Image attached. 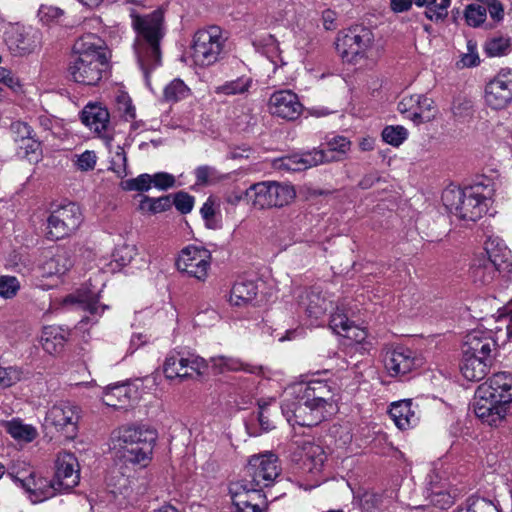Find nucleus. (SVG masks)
Returning a JSON list of instances; mask_svg holds the SVG:
<instances>
[{
	"label": "nucleus",
	"instance_id": "33",
	"mask_svg": "<svg viewBox=\"0 0 512 512\" xmlns=\"http://www.w3.org/2000/svg\"><path fill=\"white\" fill-rule=\"evenodd\" d=\"M133 394H135V391L130 385H113L105 390L103 395V402L109 407L125 409L130 405Z\"/></svg>",
	"mask_w": 512,
	"mask_h": 512
},
{
	"label": "nucleus",
	"instance_id": "45",
	"mask_svg": "<svg viewBox=\"0 0 512 512\" xmlns=\"http://www.w3.org/2000/svg\"><path fill=\"white\" fill-rule=\"evenodd\" d=\"M98 157L93 150H85L80 154H74L71 162L74 168L80 172H89L94 170Z\"/></svg>",
	"mask_w": 512,
	"mask_h": 512
},
{
	"label": "nucleus",
	"instance_id": "4",
	"mask_svg": "<svg viewBox=\"0 0 512 512\" xmlns=\"http://www.w3.org/2000/svg\"><path fill=\"white\" fill-rule=\"evenodd\" d=\"M133 26L137 31L135 53L138 64L148 83L151 70L160 65V40L164 35L163 13L155 10L146 16H133Z\"/></svg>",
	"mask_w": 512,
	"mask_h": 512
},
{
	"label": "nucleus",
	"instance_id": "19",
	"mask_svg": "<svg viewBox=\"0 0 512 512\" xmlns=\"http://www.w3.org/2000/svg\"><path fill=\"white\" fill-rule=\"evenodd\" d=\"M80 480V468L77 458L68 452L60 453L56 460L54 479L55 493L68 491L78 485Z\"/></svg>",
	"mask_w": 512,
	"mask_h": 512
},
{
	"label": "nucleus",
	"instance_id": "54",
	"mask_svg": "<svg viewBox=\"0 0 512 512\" xmlns=\"http://www.w3.org/2000/svg\"><path fill=\"white\" fill-rule=\"evenodd\" d=\"M116 105L118 111L126 121L134 120L136 117L135 107L126 92L119 91L116 96Z\"/></svg>",
	"mask_w": 512,
	"mask_h": 512
},
{
	"label": "nucleus",
	"instance_id": "13",
	"mask_svg": "<svg viewBox=\"0 0 512 512\" xmlns=\"http://www.w3.org/2000/svg\"><path fill=\"white\" fill-rule=\"evenodd\" d=\"M298 305L312 325H321L325 322L327 311L332 309L333 300L319 287H312L299 295Z\"/></svg>",
	"mask_w": 512,
	"mask_h": 512
},
{
	"label": "nucleus",
	"instance_id": "32",
	"mask_svg": "<svg viewBox=\"0 0 512 512\" xmlns=\"http://www.w3.org/2000/svg\"><path fill=\"white\" fill-rule=\"evenodd\" d=\"M429 485V498L434 506L440 509H446L453 504L455 494H452V492L448 490V483L442 481L437 473L433 472L429 475Z\"/></svg>",
	"mask_w": 512,
	"mask_h": 512
},
{
	"label": "nucleus",
	"instance_id": "18",
	"mask_svg": "<svg viewBox=\"0 0 512 512\" xmlns=\"http://www.w3.org/2000/svg\"><path fill=\"white\" fill-rule=\"evenodd\" d=\"M80 409L69 402H60L53 405L46 413L45 423L62 431L67 437L73 438L78 429Z\"/></svg>",
	"mask_w": 512,
	"mask_h": 512
},
{
	"label": "nucleus",
	"instance_id": "63",
	"mask_svg": "<svg viewBox=\"0 0 512 512\" xmlns=\"http://www.w3.org/2000/svg\"><path fill=\"white\" fill-rule=\"evenodd\" d=\"M175 178L173 175L166 172H159L152 175V185L159 190H167L173 187Z\"/></svg>",
	"mask_w": 512,
	"mask_h": 512
},
{
	"label": "nucleus",
	"instance_id": "27",
	"mask_svg": "<svg viewBox=\"0 0 512 512\" xmlns=\"http://www.w3.org/2000/svg\"><path fill=\"white\" fill-rule=\"evenodd\" d=\"M389 414L400 430L410 429L419 421L418 411L410 399L393 402L390 405Z\"/></svg>",
	"mask_w": 512,
	"mask_h": 512
},
{
	"label": "nucleus",
	"instance_id": "28",
	"mask_svg": "<svg viewBox=\"0 0 512 512\" xmlns=\"http://www.w3.org/2000/svg\"><path fill=\"white\" fill-rule=\"evenodd\" d=\"M70 333L61 326L48 325L41 330L39 342L45 352L54 355L60 353L68 341Z\"/></svg>",
	"mask_w": 512,
	"mask_h": 512
},
{
	"label": "nucleus",
	"instance_id": "6",
	"mask_svg": "<svg viewBox=\"0 0 512 512\" xmlns=\"http://www.w3.org/2000/svg\"><path fill=\"white\" fill-rule=\"evenodd\" d=\"M328 149L305 152L302 154H293L283 157L275 162V166L286 171H303L319 164L338 161L340 157L334 156L332 153L345 154L350 149V141L342 136H336L327 143Z\"/></svg>",
	"mask_w": 512,
	"mask_h": 512
},
{
	"label": "nucleus",
	"instance_id": "43",
	"mask_svg": "<svg viewBox=\"0 0 512 512\" xmlns=\"http://www.w3.org/2000/svg\"><path fill=\"white\" fill-rule=\"evenodd\" d=\"M64 15V11L51 4H41L37 11L38 20L47 26L58 24Z\"/></svg>",
	"mask_w": 512,
	"mask_h": 512
},
{
	"label": "nucleus",
	"instance_id": "23",
	"mask_svg": "<svg viewBox=\"0 0 512 512\" xmlns=\"http://www.w3.org/2000/svg\"><path fill=\"white\" fill-rule=\"evenodd\" d=\"M71 57L97 58V60L109 61V51L102 38L93 33H87L79 37L73 45Z\"/></svg>",
	"mask_w": 512,
	"mask_h": 512
},
{
	"label": "nucleus",
	"instance_id": "47",
	"mask_svg": "<svg viewBox=\"0 0 512 512\" xmlns=\"http://www.w3.org/2000/svg\"><path fill=\"white\" fill-rule=\"evenodd\" d=\"M189 88L180 79H174L164 89V97L167 101H179L188 97Z\"/></svg>",
	"mask_w": 512,
	"mask_h": 512
},
{
	"label": "nucleus",
	"instance_id": "5",
	"mask_svg": "<svg viewBox=\"0 0 512 512\" xmlns=\"http://www.w3.org/2000/svg\"><path fill=\"white\" fill-rule=\"evenodd\" d=\"M156 432L144 426L124 425L111 434V447L126 461L146 465L151 459Z\"/></svg>",
	"mask_w": 512,
	"mask_h": 512
},
{
	"label": "nucleus",
	"instance_id": "44",
	"mask_svg": "<svg viewBox=\"0 0 512 512\" xmlns=\"http://www.w3.org/2000/svg\"><path fill=\"white\" fill-rule=\"evenodd\" d=\"M455 512H499L491 501L479 497H471L466 503L456 509Z\"/></svg>",
	"mask_w": 512,
	"mask_h": 512
},
{
	"label": "nucleus",
	"instance_id": "16",
	"mask_svg": "<svg viewBox=\"0 0 512 512\" xmlns=\"http://www.w3.org/2000/svg\"><path fill=\"white\" fill-rule=\"evenodd\" d=\"M398 111L416 125L432 121L438 112L434 101L423 94L404 96L398 103Z\"/></svg>",
	"mask_w": 512,
	"mask_h": 512
},
{
	"label": "nucleus",
	"instance_id": "36",
	"mask_svg": "<svg viewBox=\"0 0 512 512\" xmlns=\"http://www.w3.org/2000/svg\"><path fill=\"white\" fill-rule=\"evenodd\" d=\"M163 372L167 379H184L190 376L184 361V355L180 352H170L164 361Z\"/></svg>",
	"mask_w": 512,
	"mask_h": 512
},
{
	"label": "nucleus",
	"instance_id": "25",
	"mask_svg": "<svg viewBox=\"0 0 512 512\" xmlns=\"http://www.w3.org/2000/svg\"><path fill=\"white\" fill-rule=\"evenodd\" d=\"M5 40L9 50L19 56L32 53L40 46V35L34 29L12 30Z\"/></svg>",
	"mask_w": 512,
	"mask_h": 512
},
{
	"label": "nucleus",
	"instance_id": "42",
	"mask_svg": "<svg viewBox=\"0 0 512 512\" xmlns=\"http://www.w3.org/2000/svg\"><path fill=\"white\" fill-rule=\"evenodd\" d=\"M171 202L168 197L150 198L143 196L138 209L142 214H157L168 210Z\"/></svg>",
	"mask_w": 512,
	"mask_h": 512
},
{
	"label": "nucleus",
	"instance_id": "46",
	"mask_svg": "<svg viewBox=\"0 0 512 512\" xmlns=\"http://www.w3.org/2000/svg\"><path fill=\"white\" fill-rule=\"evenodd\" d=\"M110 170L121 179L128 175L127 156L123 147L120 145H117L113 151L110 161Z\"/></svg>",
	"mask_w": 512,
	"mask_h": 512
},
{
	"label": "nucleus",
	"instance_id": "53",
	"mask_svg": "<svg viewBox=\"0 0 512 512\" xmlns=\"http://www.w3.org/2000/svg\"><path fill=\"white\" fill-rule=\"evenodd\" d=\"M20 290V282L15 276H0V297L12 299Z\"/></svg>",
	"mask_w": 512,
	"mask_h": 512
},
{
	"label": "nucleus",
	"instance_id": "59",
	"mask_svg": "<svg viewBox=\"0 0 512 512\" xmlns=\"http://www.w3.org/2000/svg\"><path fill=\"white\" fill-rule=\"evenodd\" d=\"M11 131L14 135V139L19 144L32 137L31 127L22 121H16L11 124Z\"/></svg>",
	"mask_w": 512,
	"mask_h": 512
},
{
	"label": "nucleus",
	"instance_id": "14",
	"mask_svg": "<svg viewBox=\"0 0 512 512\" xmlns=\"http://www.w3.org/2000/svg\"><path fill=\"white\" fill-rule=\"evenodd\" d=\"M381 357L384 368L391 377H403L417 366L414 352L403 346H385Z\"/></svg>",
	"mask_w": 512,
	"mask_h": 512
},
{
	"label": "nucleus",
	"instance_id": "3",
	"mask_svg": "<svg viewBox=\"0 0 512 512\" xmlns=\"http://www.w3.org/2000/svg\"><path fill=\"white\" fill-rule=\"evenodd\" d=\"M494 192L495 184L485 178L463 189L446 188L442 193V201L449 212L459 219L476 221L487 211Z\"/></svg>",
	"mask_w": 512,
	"mask_h": 512
},
{
	"label": "nucleus",
	"instance_id": "62",
	"mask_svg": "<svg viewBox=\"0 0 512 512\" xmlns=\"http://www.w3.org/2000/svg\"><path fill=\"white\" fill-rule=\"evenodd\" d=\"M112 493H114L115 495H122L129 501V503H133L137 500L136 496L133 495L131 481L126 477H121L119 479V485H115V488L112 490Z\"/></svg>",
	"mask_w": 512,
	"mask_h": 512
},
{
	"label": "nucleus",
	"instance_id": "49",
	"mask_svg": "<svg viewBox=\"0 0 512 512\" xmlns=\"http://www.w3.org/2000/svg\"><path fill=\"white\" fill-rule=\"evenodd\" d=\"M120 186L125 191H148L152 186V175L141 174L136 178L122 181Z\"/></svg>",
	"mask_w": 512,
	"mask_h": 512
},
{
	"label": "nucleus",
	"instance_id": "10",
	"mask_svg": "<svg viewBox=\"0 0 512 512\" xmlns=\"http://www.w3.org/2000/svg\"><path fill=\"white\" fill-rule=\"evenodd\" d=\"M83 221L80 207L75 203L62 205L51 212L47 219V237L59 240L75 233Z\"/></svg>",
	"mask_w": 512,
	"mask_h": 512
},
{
	"label": "nucleus",
	"instance_id": "20",
	"mask_svg": "<svg viewBox=\"0 0 512 512\" xmlns=\"http://www.w3.org/2000/svg\"><path fill=\"white\" fill-rule=\"evenodd\" d=\"M485 103L494 110L506 108L512 102V74L500 72L485 87Z\"/></svg>",
	"mask_w": 512,
	"mask_h": 512
},
{
	"label": "nucleus",
	"instance_id": "57",
	"mask_svg": "<svg viewBox=\"0 0 512 512\" xmlns=\"http://www.w3.org/2000/svg\"><path fill=\"white\" fill-rule=\"evenodd\" d=\"M18 148V154L29 161H36L40 155V142L33 137L21 142Z\"/></svg>",
	"mask_w": 512,
	"mask_h": 512
},
{
	"label": "nucleus",
	"instance_id": "29",
	"mask_svg": "<svg viewBox=\"0 0 512 512\" xmlns=\"http://www.w3.org/2000/svg\"><path fill=\"white\" fill-rule=\"evenodd\" d=\"M504 271L486 258L484 254L476 256L470 267V277L475 284L488 285L493 282L497 273Z\"/></svg>",
	"mask_w": 512,
	"mask_h": 512
},
{
	"label": "nucleus",
	"instance_id": "8",
	"mask_svg": "<svg viewBox=\"0 0 512 512\" xmlns=\"http://www.w3.org/2000/svg\"><path fill=\"white\" fill-rule=\"evenodd\" d=\"M374 34L371 29L355 26L338 34L336 49L342 59L352 64H360L372 56Z\"/></svg>",
	"mask_w": 512,
	"mask_h": 512
},
{
	"label": "nucleus",
	"instance_id": "52",
	"mask_svg": "<svg viewBox=\"0 0 512 512\" xmlns=\"http://www.w3.org/2000/svg\"><path fill=\"white\" fill-rule=\"evenodd\" d=\"M352 324L340 306H336V310L331 312L329 325L336 334L342 335Z\"/></svg>",
	"mask_w": 512,
	"mask_h": 512
},
{
	"label": "nucleus",
	"instance_id": "9",
	"mask_svg": "<svg viewBox=\"0 0 512 512\" xmlns=\"http://www.w3.org/2000/svg\"><path fill=\"white\" fill-rule=\"evenodd\" d=\"M224 40L218 26L198 30L193 37L191 57L198 66H210L219 60Z\"/></svg>",
	"mask_w": 512,
	"mask_h": 512
},
{
	"label": "nucleus",
	"instance_id": "55",
	"mask_svg": "<svg viewBox=\"0 0 512 512\" xmlns=\"http://www.w3.org/2000/svg\"><path fill=\"white\" fill-rule=\"evenodd\" d=\"M487 16V8L479 4H471L467 6L465 11V19L468 25L477 27L484 23Z\"/></svg>",
	"mask_w": 512,
	"mask_h": 512
},
{
	"label": "nucleus",
	"instance_id": "12",
	"mask_svg": "<svg viewBox=\"0 0 512 512\" xmlns=\"http://www.w3.org/2000/svg\"><path fill=\"white\" fill-rule=\"evenodd\" d=\"M246 469L254 484L250 488L259 490L271 486L281 473L278 457L272 452L252 455Z\"/></svg>",
	"mask_w": 512,
	"mask_h": 512
},
{
	"label": "nucleus",
	"instance_id": "48",
	"mask_svg": "<svg viewBox=\"0 0 512 512\" xmlns=\"http://www.w3.org/2000/svg\"><path fill=\"white\" fill-rule=\"evenodd\" d=\"M219 208V204L213 197H209L201 207L200 213L209 228L215 229L219 227L218 220L216 219Z\"/></svg>",
	"mask_w": 512,
	"mask_h": 512
},
{
	"label": "nucleus",
	"instance_id": "21",
	"mask_svg": "<svg viewBox=\"0 0 512 512\" xmlns=\"http://www.w3.org/2000/svg\"><path fill=\"white\" fill-rule=\"evenodd\" d=\"M268 109L272 115L291 121L301 115L303 105L291 90H279L270 96Z\"/></svg>",
	"mask_w": 512,
	"mask_h": 512
},
{
	"label": "nucleus",
	"instance_id": "37",
	"mask_svg": "<svg viewBox=\"0 0 512 512\" xmlns=\"http://www.w3.org/2000/svg\"><path fill=\"white\" fill-rule=\"evenodd\" d=\"M253 84V79L249 76H241L235 80L226 81L214 88V93L224 96L242 95L249 91Z\"/></svg>",
	"mask_w": 512,
	"mask_h": 512
},
{
	"label": "nucleus",
	"instance_id": "58",
	"mask_svg": "<svg viewBox=\"0 0 512 512\" xmlns=\"http://www.w3.org/2000/svg\"><path fill=\"white\" fill-rule=\"evenodd\" d=\"M480 58L477 52L476 45L472 41L467 42V52L461 55L460 60L457 62L459 68H469L479 64Z\"/></svg>",
	"mask_w": 512,
	"mask_h": 512
},
{
	"label": "nucleus",
	"instance_id": "30",
	"mask_svg": "<svg viewBox=\"0 0 512 512\" xmlns=\"http://www.w3.org/2000/svg\"><path fill=\"white\" fill-rule=\"evenodd\" d=\"M493 357L462 355L460 370L469 381H480L488 373Z\"/></svg>",
	"mask_w": 512,
	"mask_h": 512
},
{
	"label": "nucleus",
	"instance_id": "56",
	"mask_svg": "<svg viewBox=\"0 0 512 512\" xmlns=\"http://www.w3.org/2000/svg\"><path fill=\"white\" fill-rule=\"evenodd\" d=\"M137 254V248L132 244H122L113 252V259L119 266L128 265Z\"/></svg>",
	"mask_w": 512,
	"mask_h": 512
},
{
	"label": "nucleus",
	"instance_id": "31",
	"mask_svg": "<svg viewBox=\"0 0 512 512\" xmlns=\"http://www.w3.org/2000/svg\"><path fill=\"white\" fill-rule=\"evenodd\" d=\"M298 446L300 448L298 460L303 462V466L311 473L320 472L325 461L322 447L309 441H302Z\"/></svg>",
	"mask_w": 512,
	"mask_h": 512
},
{
	"label": "nucleus",
	"instance_id": "39",
	"mask_svg": "<svg viewBox=\"0 0 512 512\" xmlns=\"http://www.w3.org/2000/svg\"><path fill=\"white\" fill-rule=\"evenodd\" d=\"M437 0H413L417 7H425V16L431 21H439L444 19L448 12L451 0H441L439 4Z\"/></svg>",
	"mask_w": 512,
	"mask_h": 512
},
{
	"label": "nucleus",
	"instance_id": "7",
	"mask_svg": "<svg viewBox=\"0 0 512 512\" xmlns=\"http://www.w3.org/2000/svg\"><path fill=\"white\" fill-rule=\"evenodd\" d=\"M245 197L256 209L281 208L293 202L296 191L288 183L263 181L251 185Z\"/></svg>",
	"mask_w": 512,
	"mask_h": 512
},
{
	"label": "nucleus",
	"instance_id": "41",
	"mask_svg": "<svg viewBox=\"0 0 512 512\" xmlns=\"http://www.w3.org/2000/svg\"><path fill=\"white\" fill-rule=\"evenodd\" d=\"M212 368L218 373L245 370L253 372L248 369V366L243 364L239 359L228 356H215L210 359Z\"/></svg>",
	"mask_w": 512,
	"mask_h": 512
},
{
	"label": "nucleus",
	"instance_id": "61",
	"mask_svg": "<svg viewBox=\"0 0 512 512\" xmlns=\"http://www.w3.org/2000/svg\"><path fill=\"white\" fill-rule=\"evenodd\" d=\"M259 412H258V422L261 427V430L264 432H268L274 428V422L270 419L268 403L264 401H260L258 403Z\"/></svg>",
	"mask_w": 512,
	"mask_h": 512
},
{
	"label": "nucleus",
	"instance_id": "34",
	"mask_svg": "<svg viewBox=\"0 0 512 512\" xmlns=\"http://www.w3.org/2000/svg\"><path fill=\"white\" fill-rule=\"evenodd\" d=\"M73 266L71 255L67 250L58 249L54 255L45 260L41 265L43 276L64 275Z\"/></svg>",
	"mask_w": 512,
	"mask_h": 512
},
{
	"label": "nucleus",
	"instance_id": "2",
	"mask_svg": "<svg viewBox=\"0 0 512 512\" xmlns=\"http://www.w3.org/2000/svg\"><path fill=\"white\" fill-rule=\"evenodd\" d=\"M512 407V374L498 372L482 383L475 392L474 413L484 423L497 426Z\"/></svg>",
	"mask_w": 512,
	"mask_h": 512
},
{
	"label": "nucleus",
	"instance_id": "51",
	"mask_svg": "<svg viewBox=\"0 0 512 512\" xmlns=\"http://www.w3.org/2000/svg\"><path fill=\"white\" fill-rule=\"evenodd\" d=\"M407 136L408 132L403 126H387L382 131L383 141L395 147L401 145Z\"/></svg>",
	"mask_w": 512,
	"mask_h": 512
},
{
	"label": "nucleus",
	"instance_id": "40",
	"mask_svg": "<svg viewBox=\"0 0 512 512\" xmlns=\"http://www.w3.org/2000/svg\"><path fill=\"white\" fill-rule=\"evenodd\" d=\"M7 432L16 440L31 442L37 436L35 427L29 424H24L18 419H13L7 423Z\"/></svg>",
	"mask_w": 512,
	"mask_h": 512
},
{
	"label": "nucleus",
	"instance_id": "60",
	"mask_svg": "<svg viewBox=\"0 0 512 512\" xmlns=\"http://www.w3.org/2000/svg\"><path fill=\"white\" fill-rule=\"evenodd\" d=\"M195 174L198 184H211L219 178L216 169L210 166L198 167Z\"/></svg>",
	"mask_w": 512,
	"mask_h": 512
},
{
	"label": "nucleus",
	"instance_id": "15",
	"mask_svg": "<svg viewBox=\"0 0 512 512\" xmlns=\"http://www.w3.org/2000/svg\"><path fill=\"white\" fill-rule=\"evenodd\" d=\"M108 68V61L97 60V58L71 57L69 63V74L79 84L94 86L103 78Z\"/></svg>",
	"mask_w": 512,
	"mask_h": 512
},
{
	"label": "nucleus",
	"instance_id": "50",
	"mask_svg": "<svg viewBox=\"0 0 512 512\" xmlns=\"http://www.w3.org/2000/svg\"><path fill=\"white\" fill-rule=\"evenodd\" d=\"M510 39L505 37H495L488 40L485 44V51L490 57H499L510 51Z\"/></svg>",
	"mask_w": 512,
	"mask_h": 512
},
{
	"label": "nucleus",
	"instance_id": "35",
	"mask_svg": "<svg viewBox=\"0 0 512 512\" xmlns=\"http://www.w3.org/2000/svg\"><path fill=\"white\" fill-rule=\"evenodd\" d=\"M257 285L252 280L241 279L231 289L229 302L233 306H242L252 301L257 295Z\"/></svg>",
	"mask_w": 512,
	"mask_h": 512
},
{
	"label": "nucleus",
	"instance_id": "26",
	"mask_svg": "<svg viewBox=\"0 0 512 512\" xmlns=\"http://www.w3.org/2000/svg\"><path fill=\"white\" fill-rule=\"evenodd\" d=\"M81 121L91 131L103 136L110 125V114L102 105L89 103L81 112Z\"/></svg>",
	"mask_w": 512,
	"mask_h": 512
},
{
	"label": "nucleus",
	"instance_id": "1",
	"mask_svg": "<svg viewBox=\"0 0 512 512\" xmlns=\"http://www.w3.org/2000/svg\"><path fill=\"white\" fill-rule=\"evenodd\" d=\"M332 396L331 387L323 380L292 384L284 391L282 414L292 426H316L332 413Z\"/></svg>",
	"mask_w": 512,
	"mask_h": 512
},
{
	"label": "nucleus",
	"instance_id": "38",
	"mask_svg": "<svg viewBox=\"0 0 512 512\" xmlns=\"http://www.w3.org/2000/svg\"><path fill=\"white\" fill-rule=\"evenodd\" d=\"M64 305L78 304L82 309L88 310L91 314H99L106 306L99 305L98 296L92 292H84L76 295H68L63 299Z\"/></svg>",
	"mask_w": 512,
	"mask_h": 512
},
{
	"label": "nucleus",
	"instance_id": "24",
	"mask_svg": "<svg viewBox=\"0 0 512 512\" xmlns=\"http://www.w3.org/2000/svg\"><path fill=\"white\" fill-rule=\"evenodd\" d=\"M495 349L496 342L490 332L473 330L464 338L462 355L493 357Z\"/></svg>",
	"mask_w": 512,
	"mask_h": 512
},
{
	"label": "nucleus",
	"instance_id": "17",
	"mask_svg": "<svg viewBox=\"0 0 512 512\" xmlns=\"http://www.w3.org/2000/svg\"><path fill=\"white\" fill-rule=\"evenodd\" d=\"M11 477L26 492L32 503L45 501L56 494L51 480L40 476L33 470L19 471Z\"/></svg>",
	"mask_w": 512,
	"mask_h": 512
},
{
	"label": "nucleus",
	"instance_id": "64",
	"mask_svg": "<svg viewBox=\"0 0 512 512\" xmlns=\"http://www.w3.org/2000/svg\"><path fill=\"white\" fill-rule=\"evenodd\" d=\"M174 205L183 214L191 212L194 206V198L187 193H178L174 199Z\"/></svg>",
	"mask_w": 512,
	"mask_h": 512
},
{
	"label": "nucleus",
	"instance_id": "22",
	"mask_svg": "<svg viewBox=\"0 0 512 512\" xmlns=\"http://www.w3.org/2000/svg\"><path fill=\"white\" fill-rule=\"evenodd\" d=\"M232 512H262L258 503L262 498L259 489L248 488L247 484L236 482L230 486Z\"/></svg>",
	"mask_w": 512,
	"mask_h": 512
},
{
	"label": "nucleus",
	"instance_id": "11",
	"mask_svg": "<svg viewBox=\"0 0 512 512\" xmlns=\"http://www.w3.org/2000/svg\"><path fill=\"white\" fill-rule=\"evenodd\" d=\"M212 256L208 249L189 245L181 250L176 260L178 271L198 281H205L211 268Z\"/></svg>",
	"mask_w": 512,
	"mask_h": 512
}]
</instances>
